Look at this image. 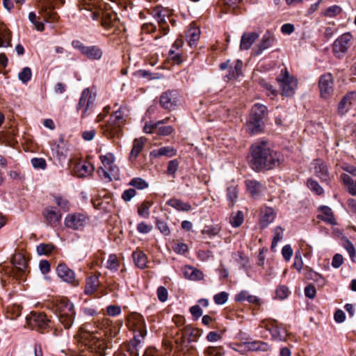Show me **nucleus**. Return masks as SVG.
<instances>
[{
    "label": "nucleus",
    "mask_w": 356,
    "mask_h": 356,
    "mask_svg": "<svg viewBox=\"0 0 356 356\" xmlns=\"http://www.w3.org/2000/svg\"><path fill=\"white\" fill-rule=\"evenodd\" d=\"M27 269V261L25 257L20 253L15 254L12 258V269L7 272L10 276L20 278Z\"/></svg>",
    "instance_id": "obj_10"
},
{
    "label": "nucleus",
    "mask_w": 356,
    "mask_h": 356,
    "mask_svg": "<svg viewBox=\"0 0 356 356\" xmlns=\"http://www.w3.org/2000/svg\"><path fill=\"white\" fill-rule=\"evenodd\" d=\"M282 91V95L286 97L293 96L298 87V80L291 75L286 68L282 69L276 78Z\"/></svg>",
    "instance_id": "obj_6"
},
{
    "label": "nucleus",
    "mask_w": 356,
    "mask_h": 356,
    "mask_svg": "<svg viewBox=\"0 0 356 356\" xmlns=\"http://www.w3.org/2000/svg\"><path fill=\"white\" fill-rule=\"evenodd\" d=\"M319 89L322 97L327 99L333 92V78L330 73L322 75L319 79Z\"/></svg>",
    "instance_id": "obj_17"
},
{
    "label": "nucleus",
    "mask_w": 356,
    "mask_h": 356,
    "mask_svg": "<svg viewBox=\"0 0 356 356\" xmlns=\"http://www.w3.org/2000/svg\"><path fill=\"white\" fill-rule=\"evenodd\" d=\"M352 35L347 33L339 37L333 44V52L337 58L343 57L350 47Z\"/></svg>",
    "instance_id": "obj_15"
},
{
    "label": "nucleus",
    "mask_w": 356,
    "mask_h": 356,
    "mask_svg": "<svg viewBox=\"0 0 356 356\" xmlns=\"http://www.w3.org/2000/svg\"><path fill=\"white\" fill-rule=\"evenodd\" d=\"M88 218L86 215L81 213L68 214L65 220L67 227L79 229L87 224Z\"/></svg>",
    "instance_id": "obj_18"
},
{
    "label": "nucleus",
    "mask_w": 356,
    "mask_h": 356,
    "mask_svg": "<svg viewBox=\"0 0 356 356\" xmlns=\"http://www.w3.org/2000/svg\"><path fill=\"white\" fill-rule=\"evenodd\" d=\"M177 154V149L171 146L161 147L157 149H154L150 152V156L152 158H159L161 156L172 157Z\"/></svg>",
    "instance_id": "obj_26"
},
{
    "label": "nucleus",
    "mask_w": 356,
    "mask_h": 356,
    "mask_svg": "<svg viewBox=\"0 0 356 356\" xmlns=\"http://www.w3.org/2000/svg\"><path fill=\"white\" fill-rule=\"evenodd\" d=\"M127 326L137 334L138 337L144 339L146 335L145 324L143 317L137 313H133L129 315L127 318Z\"/></svg>",
    "instance_id": "obj_9"
},
{
    "label": "nucleus",
    "mask_w": 356,
    "mask_h": 356,
    "mask_svg": "<svg viewBox=\"0 0 356 356\" xmlns=\"http://www.w3.org/2000/svg\"><path fill=\"white\" fill-rule=\"evenodd\" d=\"M156 226L163 235L169 236L170 234V229L165 222L157 220Z\"/></svg>",
    "instance_id": "obj_54"
},
{
    "label": "nucleus",
    "mask_w": 356,
    "mask_h": 356,
    "mask_svg": "<svg viewBox=\"0 0 356 356\" xmlns=\"http://www.w3.org/2000/svg\"><path fill=\"white\" fill-rule=\"evenodd\" d=\"M42 216L47 225L56 227L60 223L62 215L52 207H47L44 209Z\"/></svg>",
    "instance_id": "obj_19"
},
{
    "label": "nucleus",
    "mask_w": 356,
    "mask_h": 356,
    "mask_svg": "<svg viewBox=\"0 0 356 356\" xmlns=\"http://www.w3.org/2000/svg\"><path fill=\"white\" fill-rule=\"evenodd\" d=\"M245 185L248 191L254 198L261 195L266 190V188L262 184L254 179L247 180Z\"/></svg>",
    "instance_id": "obj_21"
},
{
    "label": "nucleus",
    "mask_w": 356,
    "mask_h": 356,
    "mask_svg": "<svg viewBox=\"0 0 356 356\" xmlns=\"http://www.w3.org/2000/svg\"><path fill=\"white\" fill-rule=\"evenodd\" d=\"M11 40L10 32L6 25L0 24V47H7L10 45Z\"/></svg>",
    "instance_id": "obj_36"
},
{
    "label": "nucleus",
    "mask_w": 356,
    "mask_h": 356,
    "mask_svg": "<svg viewBox=\"0 0 356 356\" xmlns=\"http://www.w3.org/2000/svg\"><path fill=\"white\" fill-rule=\"evenodd\" d=\"M250 163L256 170H270L280 164L282 156L269 147L266 142H258L252 146Z\"/></svg>",
    "instance_id": "obj_1"
},
{
    "label": "nucleus",
    "mask_w": 356,
    "mask_h": 356,
    "mask_svg": "<svg viewBox=\"0 0 356 356\" xmlns=\"http://www.w3.org/2000/svg\"><path fill=\"white\" fill-rule=\"evenodd\" d=\"M54 307L55 314L59 322L65 329H69L72 325L76 316L74 305L68 300L63 298Z\"/></svg>",
    "instance_id": "obj_4"
},
{
    "label": "nucleus",
    "mask_w": 356,
    "mask_h": 356,
    "mask_svg": "<svg viewBox=\"0 0 356 356\" xmlns=\"http://www.w3.org/2000/svg\"><path fill=\"white\" fill-rule=\"evenodd\" d=\"M165 15L162 14L161 12L157 13V22L160 26V28L163 29L164 31V35H165L168 33V28L165 26L166 24V19H165Z\"/></svg>",
    "instance_id": "obj_55"
},
{
    "label": "nucleus",
    "mask_w": 356,
    "mask_h": 356,
    "mask_svg": "<svg viewBox=\"0 0 356 356\" xmlns=\"http://www.w3.org/2000/svg\"><path fill=\"white\" fill-rule=\"evenodd\" d=\"M307 186L310 190L315 192L317 195H321L323 193V188L313 179H310L307 181Z\"/></svg>",
    "instance_id": "obj_50"
},
{
    "label": "nucleus",
    "mask_w": 356,
    "mask_h": 356,
    "mask_svg": "<svg viewBox=\"0 0 356 356\" xmlns=\"http://www.w3.org/2000/svg\"><path fill=\"white\" fill-rule=\"evenodd\" d=\"M152 205V203L149 201H144L138 207V213L140 216L143 218H148L149 216V209Z\"/></svg>",
    "instance_id": "obj_43"
},
{
    "label": "nucleus",
    "mask_w": 356,
    "mask_h": 356,
    "mask_svg": "<svg viewBox=\"0 0 356 356\" xmlns=\"http://www.w3.org/2000/svg\"><path fill=\"white\" fill-rule=\"evenodd\" d=\"M99 285V280L98 276L92 275L88 277L86 281L85 293L87 295L93 294L97 291Z\"/></svg>",
    "instance_id": "obj_31"
},
{
    "label": "nucleus",
    "mask_w": 356,
    "mask_h": 356,
    "mask_svg": "<svg viewBox=\"0 0 356 356\" xmlns=\"http://www.w3.org/2000/svg\"><path fill=\"white\" fill-rule=\"evenodd\" d=\"M313 165H314V173L320 179L327 180V168L325 163L321 160H315Z\"/></svg>",
    "instance_id": "obj_34"
},
{
    "label": "nucleus",
    "mask_w": 356,
    "mask_h": 356,
    "mask_svg": "<svg viewBox=\"0 0 356 356\" xmlns=\"http://www.w3.org/2000/svg\"><path fill=\"white\" fill-rule=\"evenodd\" d=\"M245 348L251 351H262L266 352L270 350V346L266 342L261 341H253L245 342Z\"/></svg>",
    "instance_id": "obj_32"
},
{
    "label": "nucleus",
    "mask_w": 356,
    "mask_h": 356,
    "mask_svg": "<svg viewBox=\"0 0 356 356\" xmlns=\"http://www.w3.org/2000/svg\"><path fill=\"white\" fill-rule=\"evenodd\" d=\"M173 250L178 254H184L188 251V248L186 243L179 242L175 245Z\"/></svg>",
    "instance_id": "obj_64"
},
{
    "label": "nucleus",
    "mask_w": 356,
    "mask_h": 356,
    "mask_svg": "<svg viewBox=\"0 0 356 356\" xmlns=\"http://www.w3.org/2000/svg\"><path fill=\"white\" fill-rule=\"evenodd\" d=\"M157 296L161 302H165L168 300V293L167 289L164 286H159L157 289Z\"/></svg>",
    "instance_id": "obj_59"
},
{
    "label": "nucleus",
    "mask_w": 356,
    "mask_h": 356,
    "mask_svg": "<svg viewBox=\"0 0 356 356\" xmlns=\"http://www.w3.org/2000/svg\"><path fill=\"white\" fill-rule=\"evenodd\" d=\"M244 220V215L241 211H232L229 217V223L232 227H239Z\"/></svg>",
    "instance_id": "obj_37"
},
{
    "label": "nucleus",
    "mask_w": 356,
    "mask_h": 356,
    "mask_svg": "<svg viewBox=\"0 0 356 356\" xmlns=\"http://www.w3.org/2000/svg\"><path fill=\"white\" fill-rule=\"evenodd\" d=\"M102 165L99 168L98 172L109 181L112 177L119 175V169L115 164V157L112 153H107L99 156Z\"/></svg>",
    "instance_id": "obj_7"
},
{
    "label": "nucleus",
    "mask_w": 356,
    "mask_h": 356,
    "mask_svg": "<svg viewBox=\"0 0 356 356\" xmlns=\"http://www.w3.org/2000/svg\"><path fill=\"white\" fill-rule=\"evenodd\" d=\"M266 107L260 104H255L251 110L250 118L246 124V128L252 134L261 131L264 125L263 119L266 114Z\"/></svg>",
    "instance_id": "obj_5"
},
{
    "label": "nucleus",
    "mask_w": 356,
    "mask_h": 356,
    "mask_svg": "<svg viewBox=\"0 0 356 356\" xmlns=\"http://www.w3.org/2000/svg\"><path fill=\"white\" fill-rule=\"evenodd\" d=\"M168 58L173 61L174 63L179 65L183 62L181 54L176 53L174 49H170L168 54Z\"/></svg>",
    "instance_id": "obj_53"
},
{
    "label": "nucleus",
    "mask_w": 356,
    "mask_h": 356,
    "mask_svg": "<svg viewBox=\"0 0 356 356\" xmlns=\"http://www.w3.org/2000/svg\"><path fill=\"white\" fill-rule=\"evenodd\" d=\"M289 294V289L283 285L279 286L275 291L276 298H279L280 300L286 298Z\"/></svg>",
    "instance_id": "obj_51"
},
{
    "label": "nucleus",
    "mask_w": 356,
    "mask_h": 356,
    "mask_svg": "<svg viewBox=\"0 0 356 356\" xmlns=\"http://www.w3.org/2000/svg\"><path fill=\"white\" fill-rule=\"evenodd\" d=\"M184 275L191 280H200L203 278V273L193 267H186Z\"/></svg>",
    "instance_id": "obj_40"
},
{
    "label": "nucleus",
    "mask_w": 356,
    "mask_h": 356,
    "mask_svg": "<svg viewBox=\"0 0 356 356\" xmlns=\"http://www.w3.org/2000/svg\"><path fill=\"white\" fill-rule=\"evenodd\" d=\"M174 128L172 126H159L156 129V134L159 136H168L172 134Z\"/></svg>",
    "instance_id": "obj_52"
},
{
    "label": "nucleus",
    "mask_w": 356,
    "mask_h": 356,
    "mask_svg": "<svg viewBox=\"0 0 356 356\" xmlns=\"http://www.w3.org/2000/svg\"><path fill=\"white\" fill-rule=\"evenodd\" d=\"M341 9L338 6H332L329 7L325 12V15L328 17H333L339 14Z\"/></svg>",
    "instance_id": "obj_63"
},
{
    "label": "nucleus",
    "mask_w": 356,
    "mask_h": 356,
    "mask_svg": "<svg viewBox=\"0 0 356 356\" xmlns=\"http://www.w3.org/2000/svg\"><path fill=\"white\" fill-rule=\"evenodd\" d=\"M176 95L171 92H163L160 97L161 106L167 110L175 109L177 104Z\"/></svg>",
    "instance_id": "obj_22"
},
{
    "label": "nucleus",
    "mask_w": 356,
    "mask_h": 356,
    "mask_svg": "<svg viewBox=\"0 0 356 356\" xmlns=\"http://www.w3.org/2000/svg\"><path fill=\"white\" fill-rule=\"evenodd\" d=\"M129 184L139 190H143L148 186V184L140 177L133 178Z\"/></svg>",
    "instance_id": "obj_48"
},
{
    "label": "nucleus",
    "mask_w": 356,
    "mask_h": 356,
    "mask_svg": "<svg viewBox=\"0 0 356 356\" xmlns=\"http://www.w3.org/2000/svg\"><path fill=\"white\" fill-rule=\"evenodd\" d=\"M261 327H265L271 334L272 339L275 341H286L287 332L285 328L278 325L276 321L266 323L265 321L261 323Z\"/></svg>",
    "instance_id": "obj_14"
},
{
    "label": "nucleus",
    "mask_w": 356,
    "mask_h": 356,
    "mask_svg": "<svg viewBox=\"0 0 356 356\" xmlns=\"http://www.w3.org/2000/svg\"><path fill=\"white\" fill-rule=\"evenodd\" d=\"M26 321L29 327L40 331L45 330L49 323V320L47 315L42 312H31L26 317Z\"/></svg>",
    "instance_id": "obj_12"
},
{
    "label": "nucleus",
    "mask_w": 356,
    "mask_h": 356,
    "mask_svg": "<svg viewBox=\"0 0 356 356\" xmlns=\"http://www.w3.org/2000/svg\"><path fill=\"white\" fill-rule=\"evenodd\" d=\"M31 70L28 67H24L22 70L18 74L19 79L24 83H26L29 81H30L31 79Z\"/></svg>",
    "instance_id": "obj_46"
},
{
    "label": "nucleus",
    "mask_w": 356,
    "mask_h": 356,
    "mask_svg": "<svg viewBox=\"0 0 356 356\" xmlns=\"http://www.w3.org/2000/svg\"><path fill=\"white\" fill-rule=\"evenodd\" d=\"M179 167V161L177 159L171 160L168 162L166 173L168 175L175 176Z\"/></svg>",
    "instance_id": "obj_49"
},
{
    "label": "nucleus",
    "mask_w": 356,
    "mask_h": 356,
    "mask_svg": "<svg viewBox=\"0 0 356 356\" xmlns=\"http://www.w3.org/2000/svg\"><path fill=\"white\" fill-rule=\"evenodd\" d=\"M184 336H189L188 341H195L198 335V330L193 328L191 326H186L183 331Z\"/></svg>",
    "instance_id": "obj_47"
},
{
    "label": "nucleus",
    "mask_w": 356,
    "mask_h": 356,
    "mask_svg": "<svg viewBox=\"0 0 356 356\" xmlns=\"http://www.w3.org/2000/svg\"><path fill=\"white\" fill-rule=\"evenodd\" d=\"M100 0H81L79 4L80 10L90 11V17L96 20L102 15V26L106 29L114 26L116 15L112 11L103 12L100 8Z\"/></svg>",
    "instance_id": "obj_2"
},
{
    "label": "nucleus",
    "mask_w": 356,
    "mask_h": 356,
    "mask_svg": "<svg viewBox=\"0 0 356 356\" xmlns=\"http://www.w3.org/2000/svg\"><path fill=\"white\" fill-rule=\"evenodd\" d=\"M229 60L227 64L224 63V70L227 69L229 74L227 75L229 79H236L241 74L243 63L240 60H236L232 65L229 67L227 65L229 63Z\"/></svg>",
    "instance_id": "obj_25"
},
{
    "label": "nucleus",
    "mask_w": 356,
    "mask_h": 356,
    "mask_svg": "<svg viewBox=\"0 0 356 356\" xmlns=\"http://www.w3.org/2000/svg\"><path fill=\"white\" fill-rule=\"evenodd\" d=\"M105 266L109 270H117L120 266V261L118 257L115 254H111L107 259Z\"/></svg>",
    "instance_id": "obj_44"
},
{
    "label": "nucleus",
    "mask_w": 356,
    "mask_h": 356,
    "mask_svg": "<svg viewBox=\"0 0 356 356\" xmlns=\"http://www.w3.org/2000/svg\"><path fill=\"white\" fill-rule=\"evenodd\" d=\"M72 46L78 49L82 54L91 60H99L102 58L103 52L97 46H85L81 41L74 40Z\"/></svg>",
    "instance_id": "obj_13"
},
{
    "label": "nucleus",
    "mask_w": 356,
    "mask_h": 356,
    "mask_svg": "<svg viewBox=\"0 0 356 356\" xmlns=\"http://www.w3.org/2000/svg\"><path fill=\"white\" fill-rule=\"evenodd\" d=\"M283 230L281 227H277L275 229V236L272 242V248L277 245V243L282 239Z\"/></svg>",
    "instance_id": "obj_60"
},
{
    "label": "nucleus",
    "mask_w": 356,
    "mask_h": 356,
    "mask_svg": "<svg viewBox=\"0 0 356 356\" xmlns=\"http://www.w3.org/2000/svg\"><path fill=\"white\" fill-rule=\"evenodd\" d=\"M275 218V213L271 207H265L261 210L259 223L261 226L266 227Z\"/></svg>",
    "instance_id": "obj_23"
},
{
    "label": "nucleus",
    "mask_w": 356,
    "mask_h": 356,
    "mask_svg": "<svg viewBox=\"0 0 356 356\" xmlns=\"http://www.w3.org/2000/svg\"><path fill=\"white\" fill-rule=\"evenodd\" d=\"M207 356H222L220 347L209 346L206 350Z\"/></svg>",
    "instance_id": "obj_61"
},
{
    "label": "nucleus",
    "mask_w": 356,
    "mask_h": 356,
    "mask_svg": "<svg viewBox=\"0 0 356 356\" xmlns=\"http://www.w3.org/2000/svg\"><path fill=\"white\" fill-rule=\"evenodd\" d=\"M136 194V191L134 188H129L127 190H125L122 195V198L125 202H129L131 200L132 197H134Z\"/></svg>",
    "instance_id": "obj_62"
},
{
    "label": "nucleus",
    "mask_w": 356,
    "mask_h": 356,
    "mask_svg": "<svg viewBox=\"0 0 356 356\" xmlns=\"http://www.w3.org/2000/svg\"><path fill=\"white\" fill-rule=\"evenodd\" d=\"M355 97V94L354 92L348 93L343 97L338 106V111L340 115H344L348 112L353 104V100H354Z\"/></svg>",
    "instance_id": "obj_29"
},
{
    "label": "nucleus",
    "mask_w": 356,
    "mask_h": 356,
    "mask_svg": "<svg viewBox=\"0 0 356 356\" xmlns=\"http://www.w3.org/2000/svg\"><path fill=\"white\" fill-rule=\"evenodd\" d=\"M166 204L179 211H189L191 210L190 204L183 202L182 200L177 198L170 199Z\"/></svg>",
    "instance_id": "obj_33"
},
{
    "label": "nucleus",
    "mask_w": 356,
    "mask_h": 356,
    "mask_svg": "<svg viewBox=\"0 0 356 356\" xmlns=\"http://www.w3.org/2000/svg\"><path fill=\"white\" fill-rule=\"evenodd\" d=\"M143 339H140V337H138L137 334H134V339L131 341L130 343L129 344L127 351L129 352L130 356H138V346L141 343V341Z\"/></svg>",
    "instance_id": "obj_39"
},
{
    "label": "nucleus",
    "mask_w": 356,
    "mask_h": 356,
    "mask_svg": "<svg viewBox=\"0 0 356 356\" xmlns=\"http://www.w3.org/2000/svg\"><path fill=\"white\" fill-rule=\"evenodd\" d=\"M237 197H238L237 186L234 184H231L227 188V200L229 202L231 206L234 204Z\"/></svg>",
    "instance_id": "obj_41"
},
{
    "label": "nucleus",
    "mask_w": 356,
    "mask_h": 356,
    "mask_svg": "<svg viewBox=\"0 0 356 356\" xmlns=\"http://www.w3.org/2000/svg\"><path fill=\"white\" fill-rule=\"evenodd\" d=\"M58 276L64 282L71 284L73 286L79 284L76 280L74 272L69 268L65 264H60L56 268Z\"/></svg>",
    "instance_id": "obj_16"
},
{
    "label": "nucleus",
    "mask_w": 356,
    "mask_h": 356,
    "mask_svg": "<svg viewBox=\"0 0 356 356\" xmlns=\"http://www.w3.org/2000/svg\"><path fill=\"white\" fill-rule=\"evenodd\" d=\"M31 164L35 168L44 169L47 166L46 161L43 158H33Z\"/></svg>",
    "instance_id": "obj_57"
},
{
    "label": "nucleus",
    "mask_w": 356,
    "mask_h": 356,
    "mask_svg": "<svg viewBox=\"0 0 356 356\" xmlns=\"http://www.w3.org/2000/svg\"><path fill=\"white\" fill-rule=\"evenodd\" d=\"M133 259L135 264L140 268L143 269L146 267L147 258L142 251H136L133 252Z\"/></svg>",
    "instance_id": "obj_38"
},
{
    "label": "nucleus",
    "mask_w": 356,
    "mask_h": 356,
    "mask_svg": "<svg viewBox=\"0 0 356 356\" xmlns=\"http://www.w3.org/2000/svg\"><path fill=\"white\" fill-rule=\"evenodd\" d=\"M275 41L274 35L267 31L262 37V39L259 44H258V50L256 52V54H261L264 50L268 49L272 46Z\"/></svg>",
    "instance_id": "obj_30"
},
{
    "label": "nucleus",
    "mask_w": 356,
    "mask_h": 356,
    "mask_svg": "<svg viewBox=\"0 0 356 356\" xmlns=\"http://www.w3.org/2000/svg\"><path fill=\"white\" fill-rule=\"evenodd\" d=\"M54 1H55V0H49L48 3H49V9L48 10H45L46 21L48 22H55L58 18L57 13L51 9V7L53 6L52 4L54 3Z\"/></svg>",
    "instance_id": "obj_45"
},
{
    "label": "nucleus",
    "mask_w": 356,
    "mask_h": 356,
    "mask_svg": "<svg viewBox=\"0 0 356 356\" xmlns=\"http://www.w3.org/2000/svg\"><path fill=\"white\" fill-rule=\"evenodd\" d=\"M320 210L321 211V214L318 216V218L330 225L337 224V222L333 216L332 209L330 207L323 206L320 207Z\"/></svg>",
    "instance_id": "obj_35"
},
{
    "label": "nucleus",
    "mask_w": 356,
    "mask_h": 356,
    "mask_svg": "<svg viewBox=\"0 0 356 356\" xmlns=\"http://www.w3.org/2000/svg\"><path fill=\"white\" fill-rule=\"evenodd\" d=\"M93 165L86 161L77 162L74 167V174L78 177H86L90 175L94 171Z\"/></svg>",
    "instance_id": "obj_20"
},
{
    "label": "nucleus",
    "mask_w": 356,
    "mask_h": 356,
    "mask_svg": "<svg viewBox=\"0 0 356 356\" xmlns=\"http://www.w3.org/2000/svg\"><path fill=\"white\" fill-rule=\"evenodd\" d=\"M56 248L52 243H40L36 247V250L40 255H49Z\"/></svg>",
    "instance_id": "obj_42"
},
{
    "label": "nucleus",
    "mask_w": 356,
    "mask_h": 356,
    "mask_svg": "<svg viewBox=\"0 0 356 356\" xmlns=\"http://www.w3.org/2000/svg\"><path fill=\"white\" fill-rule=\"evenodd\" d=\"M258 38L259 34L256 32L243 33L240 43L241 49H249Z\"/></svg>",
    "instance_id": "obj_27"
},
{
    "label": "nucleus",
    "mask_w": 356,
    "mask_h": 356,
    "mask_svg": "<svg viewBox=\"0 0 356 356\" xmlns=\"http://www.w3.org/2000/svg\"><path fill=\"white\" fill-rule=\"evenodd\" d=\"M200 37V30L194 24H191L186 33V38L191 47H195Z\"/></svg>",
    "instance_id": "obj_28"
},
{
    "label": "nucleus",
    "mask_w": 356,
    "mask_h": 356,
    "mask_svg": "<svg viewBox=\"0 0 356 356\" xmlns=\"http://www.w3.org/2000/svg\"><path fill=\"white\" fill-rule=\"evenodd\" d=\"M124 108L120 107L110 116L107 124L102 127L104 136L111 138L119 137L122 134V127L126 122Z\"/></svg>",
    "instance_id": "obj_3"
},
{
    "label": "nucleus",
    "mask_w": 356,
    "mask_h": 356,
    "mask_svg": "<svg viewBox=\"0 0 356 356\" xmlns=\"http://www.w3.org/2000/svg\"><path fill=\"white\" fill-rule=\"evenodd\" d=\"M95 95L92 94L88 88L83 90L79 101L77 109L82 110V117H86L90 114L94 105Z\"/></svg>",
    "instance_id": "obj_11"
},
{
    "label": "nucleus",
    "mask_w": 356,
    "mask_h": 356,
    "mask_svg": "<svg viewBox=\"0 0 356 356\" xmlns=\"http://www.w3.org/2000/svg\"><path fill=\"white\" fill-rule=\"evenodd\" d=\"M102 335L97 332H90V331H83L81 333L82 339L86 341V344L89 346L92 351H97L100 354L106 348L105 342L102 339Z\"/></svg>",
    "instance_id": "obj_8"
},
{
    "label": "nucleus",
    "mask_w": 356,
    "mask_h": 356,
    "mask_svg": "<svg viewBox=\"0 0 356 356\" xmlns=\"http://www.w3.org/2000/svg\"><path fill=\"white\" fill-rule=\"evenodd\" d=\"M54 200L57 205L60 207L61 209H63L65 211L69 209V203L65 198L61 196H56L54 197Z\"/></svg>",
    "instance_id": "obj_58"
},
{
    "label": "nucleus",
    "mask_w": 356,
    "mask_h": 356,
    "mask_svg": "<svg viewBox=\"0 0 356 356\" xmlns=\"http://www.w3.org/2000/svg\"><path fill=\"white\" fill-rule=\"evenodd\" d=\"M310 277L318 286L322 287L325 284V280L320 274L316 272H311Z\"/></svg>",
    "instance_id": "obj_56"
},
{
    "label": "nucleus",
    "mask_w": 356,
    "mask_h": 356,
    "mask_svg": "<svg viewBox=\"0 0 356 356\" xmlns=\"http://www.w3.org/2000/svg\"><path fill=\"white\" fill-rule=\"evenodd\" d=\"M147 139L143 137L136 138L133 141L132 149L129 154V160L133 161L136 159L139 154L141 152Z\"/></svg>",
    "instance_id": "obj_24"
}]
</instances>
